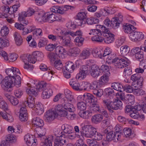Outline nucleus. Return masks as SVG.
<instances>
[{
  "mask_svg": "<svg viewBox=\"0 0 146 146\" xmlns=\"http://www.w3.org/2000/svg\"><path fill=\"white\" fill-rule=\"evenodd\" d=\"M96 26V28L90 30L89 33L94 35L91 38L92 41L101 42L104 40L106 43L108 44L114 41V35L110 33L106 27L99 25H97Z\"/></svg>",
  "mask_w": 146,
  "mask_h": 146,
  "instance_id": "1",
  "label": "nucleus"
},
{
  "mask_svg": "<svg viewBox=\"0 0 146 146\" xmlns=\"http://www.w3.org/2000/svg\"><path fill=\"white\" fill-rule=\"evenodd\" d=\"M36 88L31 87L27 89L26 92L28 94H32L36 97L38 94V91L40 90L43 91L42 97L43 99L49 98L53 94V91L48 84L44 81L35 83Z\"/></svg>",
  "mask_w": 146,
  "mask_h": 146,
  "instance_id": "2",
  "label": "nucleus"
},
{
  "mask_svg": "<svg viewBox=\"0 0 146 146\" xmlns=\"http://www.w3.org/2000/svg\"><path fill=\"white\" fill-rule=\"evenodd\" d=\"M29 97H27V100L25 101L24 104L26 107L28 106L31 108H34L35 106V111L37 114L40 115L42 114L44 111V108L42 104L40 103H38L35 105L34 97L35 96H32V94H28Z\"/></svg>",
  "mask_w": 146,
  "mask_h": 146,
  "instance_id": "3",
  "label": "nucleus"
},
{
  "mask_svg": "<svg viewBox=\"0 0 146 146\" xmlns=\"http://www.w3.org/2000/svg\"><path fill=\"white\" fill-rule=\"evenodd\" d=\"M112 63L117 68H122L129 65V61L125 57H117L112 59Z\"/></svg>",
  "mask_w": 146,
  "mask_h": 146,
  "instance_id": "4",
  "label": "nucleus"
},
{
  "mask_svg": "<svg viewBox=\"0 0 146 146\" xmlns=\"http://www.w3.org/2000/svg\"><path fill=\"white\" fill-rule=\"evenodd\" d=\"M81 132L82 135L83 137L92 138L96 132V129L89 125H87L82 127Z\"/></svg>",
  "mask_w": 146,
  "mask_h": 146,
  "instance_id": "5",
  "label": "nucleus"
},
{
  "mask_svg": "<svg viewBox=\"0 0 146 146\" xmlns=\"http://www.w3.org/2000/svg\"><path fill=\"white\" fill-rule=\"evenodd\" d=\"M8 84L7 87H8V89L11 90V88L13 86H16L17 87L20 86L21 78L19 75L16 74L12 78H9L8 79Z\"/></svg>",
  "mask_w": 146,
  "mask_h": 146,
  "instance_id": "6",
  "label": "nucleus"
},
{
  "mask_svg": "<svg viewBox=\"0 0 146 146\" xmlns=\"http://www.w3.org/2000/svg\"><path fill=\"white\" fill-rule=\"evenodd\" d=\"M130 79L133 82V84L135 85L134 88H141L142 86L143 78L139 74L136 73L133 74L131 76Z\"/></svg>",
  "mask_w": 146,
  "mask_h": 146,
  "instance_id": "7",
  "label": "nucleus"
},
{
  "mask_svg": "<svg viewBox=\"0 0 146 146\" xmlns=\"http://www.w3.org/2000/svg\"><path fill=\"white\" fill-rule=\"evenodd\" d=\"M130 39L133 41L137 42L142 40L144 37V35L142 33L133 31L129 35Z\"/></svg>",
  "mask_w": 146,
  "mask_h": 146,
  "instance_id": "8",
  "label": "nucleus"
},
{
  "mask_svg": "<svg viewBox=\"0 0 146 146\" xmlns=\"http://www.w3.org/2000/svg\"><path fill=\"white\" fill-rule=\"evenodd\" d=\"M54 111L58 117H65L67 115V111L64 110L62 104L56 106Z\"/></svg>",
  "mask_w": 146,
  "mask_h": 146,
  "instance_id": "9",
  "label": "nucleus"
},
{
  "mask_svg": "<svg viewBox=\"0 0 146 146\" xmlns=\"http://www.w3.org/2000/svg\"><path fill=\"white\" fill-rule=\"evenodd\" d=\"M81 98L85 102L93 103L94 102H96L97 100V98L94 97L92 94L89 93H86L81 97L79 96L78 97V99Z\"/></svg>",
  "mask_w": 146,
  "mask_h": 146,
  "instance_id": "10",
  "label": "nucleus"
},
{
  "mask_svg": "<svg viewBox=\"0 0 146 146\" xmlns=\"http://www.w3.org/2000/svg\"><path fill=\"white\" fill-rule=\"evenodd\" d=\"M57 117H58L55 113L54 111L49 110L46 112L44 119L46 122H50Z\"/></svg>",
  "mask_w": 146,
  "mask_h": 146,
  "instance_id": "11",
  "label": "nucleus"
},
{
  "mask_svg": "<svg viewBox=\"0 0 146 146\" xmlns=\"http://www.w3.org/2000/svg\"><path fill=\"white\" fill-rule=\"evenodd\" d=\"M57 14H54L52 13H46L45 17L46 18V22L52 23L54 21H60L61 20L60 17H59L57 15Z\"/></svg>",
  "mask_w": 146,
  "mask_h": 146,
  "instance_id": "12",
  "label": "nucleus"
},
{
  "mask_svg": "<svg viewBox=\"0 0 146 146\" xmlns=\"http://www.w3.org/2000/svg\"><path fill=\"white\" fill-rule=\"evenodd\" d=\"M24 140L29 146H36V139H34L32 135L29 134L25 136Z\"/></svg>",
  "mask_w": 146,
  "mask_h": 146,
  "instance_id": "13",
  "label": "nucleus"
},
{
  "mask_svg": "<svg viewBox=\"0 0 146 146\" xmlns=\"http://www.w3.org/2000/svg\"><path fill=\"white\" fill-rule=\"evenodd\" d=\"M119 136L117 133L115 134L113 131H111L108 133L106 135V140L110 141L113 140L115 142H117L119 140Z\"/></svg>",
  "mask_w": 146,
  "mask_h": 146,
  "instance_id": "14",
  "label": "nucleus"
},
{
  "mask_svg": "<svg viewBox=\"0 0 146 146\" xmlns=\"http://www.w3.org/2000/svg\"><path fill=\"white\" fill-rule=\"evenodd\" d=\"M91 69L90 73L93 78H97L101 75L100 69L98 66L96 64L92 65L91 67Z\"/></svg>",
  "mask_w": 146,
  "mask_h": 146,
  "instance_id": "15",
  "label": "nucleus"
},
{
  "mask_svg": "<svg viewBox=\"0 0 146 146\" xmlns=\"http://www.w3.org/2000/svg\"><path fill=\"white\" fill-rule=\"evenodd\" d=\"M7 78V77H5L3 79L2 75L0 74V84H1L2 88L5 91L7 92H10L11 90L8 89V87H7L8 84V79Z\"/></svg>",
  "mask_w": 146,
  "mask_h": 146,
  "instance_id": "16",
  "label": "nucleus"
},
{
  "mask_svg": "<svg viewBox=\"0 0 146 146\" xmlns=\"http://www.w3.org/2000/svg\"><path fill=\"white\" fill-rule=\"evenodd\" d=\"M5 72L7 74L8 76L7 77V78L8 79L9 78L14 77L17 74V73L20 74V72L19 70L16 68L11 67V68H7L5 70Z\"/></svg>",
  "mask_w": 146,
  "mask_h": 146,
  "instance_id": "17",
  "label": "nucleus"
},
{
  "mask_svg": "<svg viewBox=\"0 0 146 146\" xmlns=\"http://www.w3.org/2000/svg\"><path fill=\"white\" fill-rule=\"evenodd\" d=\"M68 100L66 98H62L61 101V102L63 106L64 109L68 110L70 112H72V108H73V105L70 103V102H67ZM71 103H72V102Z\"/></svg>",
  "mask_w": 146,
  "mask_h": 146,
  "instance_id": "18",
  "label": "nucleus"
},
{
  "mask_svg": "<svg viewBox=\"0 0 146 146\" xmlns=\"http://www.w3.org/2000/svg\"><path fill=\"white\" fill-rule=\"evenodd\" d=\"M104 24L108 27L107 29H111L113 28L114 29H116L117 28L116 26V23L115 22L114 20H113V18L112 21H111L107 17L106 19L104 21Z\"/></svg>",
  "mask_w": 146,
  "mask_h": 146,
  "instance_id": "19",
  "label": "nucleus"
},
{
  "mask_svg": "<svg viewBox=\"0 0 146 146\" xmlns=\"http://www.w3.org/2000/svg\"><path fill=\"white\" fill-rule=\"evenodd\" d=\"M19 117L21 121H25L27 119V113L25 108L22 107L21 108Z\"/></svg>",
  "mask_w": 146,
  "mask_h": 146,
  "instance_id": "20",
  "label": "nucleus"
},
{
  "mask_svg": "<svg viewBox=\"0 0 146 146\" xmlns=\"http://www.w3.org/2000/svg\"><path fill=\"white\" fill-rule=\"evenodd\" d=\"M115 102L114 101H111L109 99H105L103 100L102 102L104 105L110 111L111 110H113Z\"/></svg>",
  "mask_w": 146,
  "mask_h": 146,
  "instance_id": "21",
  "label": "nucleus"
},
{
  "mask_svg": "<svg viewBox=\"0 0 146 146\" xmlns=\"http://www.w3.org/2000/svg\"><path fill=\"white\" fill-rule=\"evenodd\" d=\"M55 52L56 55H59L60 57L61 56L62 58H64L65 54L66 53L65 49L60 46H58L56 48Z\"/></svg>",
  "mask_w": 146,
  "mask_h": 146,
  "instance_id": "22",
  "label": "nucleus"
},
{
  "mask_svg": "<svg viewBox=\"0 0 146 146\" xmlns=\"http://www.w3.org/2000/svg\"><path fill=\"white\" fill-rule=\"evenodd\" d=\"M32 123L35 126L37 127H42L44 125L43 121L39 117H34L33 119Z\"/></svg>",
  "mask_w": 146,
  "mask_h": 146,
  "instance_id": "23",
  "label": "nucleus"
},
{
  "mask_svg": "<svg viewBox=\"0 0 146 146\" xmlns=\"http://www.w3.org/2000/svg\"><path fill=\"white\" fill-rule=\"evenodd\" d=\"M46 13L42 14L37 13L35 14V17L36 21L38 22L42 23L46 22Z\"/></svg>",
  "mask_w": 146,
  "mask_h": 146,
  "instance_id": "24",
  "label": "nucleus"
},
{
  "mask_svg": "<svg viewBox=\"0 0 146 146\" xmlns=\"http://www.w3.org/2000/svg\"><path fill=\"white\" fill-rule=\"evenodd\" d=\"M43 137L41 140L42 142L44 143L45 146H52V142L53 140V137L50 135L48 138Z\"/></svg>",
  "mask_w": 146,
  "mask_h": 146,
  "instance_id": "25",
  "label": "nucleus"
},
{
  "mask_svg": "<svg viewBox=\"0 0 146 146\" xmlns=\"http://www.w3.org/2000/svg\"><path fill=\"white\" fill-rule=\"evenodd\" d=\"M102 115L97 114L93 116L91 118L92 122L95 124H98L101 122L103 119Z\"/></svg>",
  "mask_w": 146,
  "mask_h": 146,
  "instance_id": "26",
  "label": "nucleus"
},
{
  "mask_svg": "<svg viewBox=\"0 0 146 146\" xmlns=\"http://www.w3.org/2000/svg\"><path fill=\"white\" fill-rule=\"evenodd\" d=\"M38 133L36 136L41 140L43 137H45V135L46 132V130L44 127H38Z\"/></svg>",
  "mask_w": 146,
  "mask_h": 146,
  "instance_id": "27",
  "label": "nucleus"
},
{
  "mask_svg": "<svg viewBox=\"0 0 146 146\" xmlns=\"http://www.w3.org/2000/svg\"><path fill=\"white\" fill-rule=\"evenodd\" d=\"M36 12L34 9L31 8H29L27 11H24L22 12L20 14L23 15V16L29 17L35 15V14Z\"/></svg>",
  "mask_w": 146,
  "mask_h": 146,
  "instance_id": "28",
  "label": "nucleus"
},
{
  "mask_svg": "<svg viewBox=\"0 0 146 146\" xmlns=\"http://www.w3.org/2000/svg\"><path fill=\"white\" fill-rule=\"evenodd\" d=\"M64 94L66 98L67 99L68 102H71L73 100V96H72V92L66 89L64 90Z\"/></svg>",
  "mask_w": 146,
  "mask_h": 146,
  "instance_id": "29",
  "label": "nucleus"
},
{
  "mask_svg": "<svg viewBox=\"0 0 146 146\" xmlns=\"http://www.w3.org/2000/svg\"><path fill=\"white\" fill-rule=\"evenodd\" d=\"M103 51L97 49H93L92 51V54L93 56L96 58H102Z\"/></svg>",
  "mask_w": 146,
  "mask_h": 146,
  "instance_id": "30",
  "label": "nucleus"
},
{
  "mask_svg": "<svg viewBox=\"0 0 146 146\" xmlns=\"http://www.w3.org/2000/svg\"><path fill=\"white\" fill-rule=\"evenodd\" d=\"M13 36L16 44L18 46L21 45L22 44L23 41L19 34L17 32H15Z\"/></svg>",
  "mask_w": 146,
  "mask_h": 146,
  "instance_id": "31",
  "label": "nucleus"
},
{
  "mask_svg": "<svg viewBox=\"0 0 146 146\" xmlns=\"http://www.w3.org/2000/svg\"><path fill=\"white\" fill-rule=\"evenodd\" d=\"M35 61H41L43 60V54L41 52L39 51H35L33 53Z\"/></svg>",
  "mask_w": 146,
  "mask_h": 146,
  "instance_id": "32",
  "label": "nucleus"
},
{
  "mask_svg": "<svg viewBox=\"0 0 146 146\" xmlns=\"http://www.w3.org/2000/svg\"><path fill=\"white\" fill-rule=\"evenodd\" d=\"M92 112L91 111L87 110L79 112V114L81 117L84 119H87L91 116L92 114Z\"/></svg>",
  "mask_w": 146,
  "mask_h": 146,
  "instance_id": "33",
  "label": "nucleus"
},
{
  "mask_svg": "<svg viewBox=\"0 0 146 146\" xmlns=\"http://www.w3.org/2000/svg\"><path fill=\"white\" fill-rule=\"evenodd\" d=\"M134 28L135 27L133 26L128 24H126L125 25L123 26V29L124 32L129 33V35L131 32L133 31V29H134Z\"/></svg>",
  "mask_w": 146,
  "mask_h": 146,
  "instance_id": "34",
  "label": "nucleus"
},
{
  "mask_svg": "<svg viewBox=\"0 0 146 146\" xmlns=\"http://www.w3.org/2000/svg\"><path fill=\"white\" fill-rule=\"evenodd\" d=\"M0 114L4 119L7 120L8 121L11 122L13 121L12 117L9 114L7 115L5 111L3 112L0 111Z\"/></svg>",
  "mask_w": 146,
  "mask_h": 146,
  "instance_id": "35",
  "label": "nucleus"
},
{
  "mask_svg": "<svg viewBox=\"0 0 146 146\" xmlns=\"http://www.w3.org/2000/svg\"><path fill=\"white\" fill-rule=\"evenodd\" d=\"M61 128L65 133L69 134L70 132H73V127L69 125H62L61 126Z\"/></svg>",
  "mask_w": 146,
  "mask_h": 146,
  "instance_id": "36",
  "label": "nucleus"
},
{
  "mask_svg": "<svg viewBox=\"0 0 146 146\" xmlns=\"http://www.w3.org/2000/svg\"><path fill=\"white\" fill-rule=\"evenodd\" d=\"M132 83V86L133 87L128 85H126L123 87V91L127 93H131L133 92H134V90L135 88H134L135 85Z\"/></svg>",
  "mask_w": 146,
  "mask_h": 146,
  "instance_id": "37",
  "label": "nucleus"
},
{
  "mask_svg": "<svg viewBox=\"0 0 146 146\" xmlns=\"http://www.w3.org/2000/svg\"><path fill=\"white\" fill-rule=\"evenodd\" d=\"M91 54V53L90 50H84L82 51L80 53V56L83 59L88 58Z\"/></svg>",
  "mask_w": 146,
  "mask_h": 146,
  "instance_id": "38",
  "label": "nucleus"
},
{
  "mask_svg": "<svg viewBox=\"0 0 146 146\" xmlns=\"http://www.w3.org/2000/svg\"><path fill=\"white\" fill-rule=\"evenodd\" d=\"M40 69L42 71L50 70L51 74H53V72H55L53 70L54 68L52 67H49L47 68L46 65L43 64H41L40 66Z\"/></svg>",
  "mask_w": 146,
  "mask_h": 146,
  "instance_id": "39",
  "label": "nucleus"
},
{
  "mask_svg": "<svg viewBox=\"0 0 146 146\" xmlns=\"http://www.w3.org/2000/svg\"><path fill=\"white\" fill-rule=\"evenodd\" d=\"M111 87L114 90L119 92L122 91L123 88V86L121 84L116 82L112 83Z\"/></svg>",
  "mask_w": 146,
  "mask_h": 146,
  "instance_id": "40",
  "label": "nucleus"
},
{
  "mask_svg": "<svg viewBox=\"0 0 146 146\" xmlns=\"http://www.w3.org/2000/svg\"><path fill=\"white\" fill-rule=\"evenodd\" d=\"M9 46V41L6 39L0 38V48H3Z\"/></svg>",
  "mask_w": 146,
  "mask_h": 146,
  "instance_id": "41",
  "label": "nucleus"
},
{
  "mask_svg": "<svg viewBox=\"0 0 146 146\" xmlns=\"http://www.w3.org/2000/svg\"><path fill=\"white\" fill-rule=\"evenodd\" d=\"M73 63L72 62L69 61L66 63L65 70L69 72H72L73 70Z\"/></svg>",
  "mask_w": 146,
  "mask_h": 146,
  "instance_id": "42",
  "label": "nucleus"
},
{
  "mask_svg": "<svg viewBox=\"0 0 146 146\" xmlns=\"http://www.w3.org/2000/svg\"><path fill=\"white\" fill-rule=\"evenodd\" d=\"M5 140L9 143H15L17 139L15 137H14L10 135H8L6 137Z\"/></svg>",
  "mask_w": 146,
  "mask_h": 146,
  "instance_id": "43",
  "label": "nucleus"
},
{
  "mask_svg": "<svg viewBox=\"0 0 146 146\" xmlns=\"http://www.w3.org/2000/svg\"><path fill=\"white\" fill-rule=\"evenodd\" d=\"M97 100L96 102H94L92 104L91 108V110H93L96 112H98L101 110V109L100 108V107L98 103Z\"/></svg>",
  "mask_w": 146,
  "mask_h": 146,
  "instance_id": "44",
  "label": "nucleus"
},
{
  "mask_svg": "<svg viewBox=\"0 0 146 146\" xmlns=\"http://www.w3.org/2000/svg\"><path fill=\"white\" fill-rule=\"evenodd\" d=\"M125 100H126V102H125L124 103L127 104L129 102L132 103L134 101V97L133 95L127 94L126 95Z\"/></svg>",
  "mask_w": 146,
  "mask_h": 146,
  "instance_id": "45",
  "label": "nucleus"
},
{
  "mask_svg": "<svg viewBox=\"0 0 146 146\" xmlns=\"http://www.w3.org/2000/svg\"><path fill=\"white\" fill-rule=\"evenodd\" d=\"M9 30L7 26L3 27L1 28L0 31L1 36L3 37L6 36L9 33Z\"/></svg>",
  "mask_w": 146,
  "mask_h": 146,
  "instance_id": "46",
  "label": "nucleus"
},
{
  "mask_svg": "<svg viewBox=\"0 0 146 146\" xmlns=\"http://www.w3.org/2000/svg\"><path fill=\"white\" fill-rule=\"evenodd\" d=\"M104 92L105 95L108 97L112 96L114 95V90L110 88H106L104 90Z\"/></svg>",
  "mask_w": 146,
  "mask_h": 146,
  "instance_id": "47",
  "label": "nucleus"
},
{
  "mask_svg": "<svg viewBox=\"0 0 146 146\" xmlns=\"http://www.w3.org/2000/svg\"><path fill=\"white\" fill-rule=\"evenodd\" d=\"M86 14L85 12H80L78 13L76 16V19L79 20L85 21L86 18Z\"/></svg>",
  "mask_w": 146,
  "mask_h": 146,
  "instance_id": "48",
  "label": "nucleus"
},
{
  "mask_svg": "<svg viewBox=\"0 0 146 146\" xmlns=\"http://www.w3.org/2000/svg\"><path fill=\"white\" fill-rule=\"evenodd\" d=\"M84 40V38L81 36H78L75 38L74 42L76 43L75 44L76 45L80 46L82 45Z\"/></svg>",
  "mask_w": 146,
  "mask_h": 146,
  "instance_id": "49",
  "label": "nucleus"
},
{
  "mask_svg": "<svg viewBox=\"0 0 146 146\" xmlns=\"http://www.w3.org/2000/svg\"><path fill=\"white\" fill-rule=\"evenodd\" d=\"M93 94L99 99L103 94V91L102 89L95 90L93 91Z\"/></svg>",
  "mask_w": 146,
  "mask_h": 146,
  "instance_id": "50",
  "label": "nucleus"
},
{
  "mask_svg": "<svg viewBox=\"0 0 146 146\" xmlns=\"http://www.w3.org/2000/svg\"><path fill=\"white\" fill-rule=\"evenodd\" d=\"M100 70L102 71L104 73V74H107L108 75H110V73L109 72V68L108 66L103 65L101 66Z\"/></svg>",
  "mask_w": 146,
  "mask_h": 146,
  "instance_id": "51",
  "label": "nucleus"
},
{
  "mask_svg": "<svg viewBox=\"0 0 146 146\" xmlns=\"http://www.w3.org/2000/svg\"><path fill=\"white\" fill-rule=\"evenodd\" d=\"M120 50L121 54L123 55H126L129 53V48L127 46L124 45L121 47Z\"/></svg>",
  "mask_w": 146,
  "mask_h": 146,
  "instance_id": "52",
  "label": "nucleus"
},
{
  "mask_svg": "<svg viewBox=\"0 0 146 146\" xmlns=\"http://www.w3.org/2000/svg\"><path fill=\"white\" fill-rule=\"evenodd\" d=\"M77 108L81 111H84L86 108V105L83 102H80L77 103Z\"/></svg>",
  "mask_w": 146,
  "mask_h": 146,
  "instance_id": "53",
  "label": "nucleus"
},
{
  "mask_svg": "<svg viewBox=\"0 0 146 146\" xmlns=\"http://www.w3.org/2000/svg\"><path fill=\"white\" fill-rule=\"evenodd\" d=\"M122 103L120 100H115L113 110H117L121 108Z\"/></svg>",
  "mask_w": 146,
  "mask_h": 146,
  "instance_id": "54",
  "label": "nucleus"
},
{
  "mask_svg": "<svg viewBox=\"0 0 146 146\" xmlns=\"http://www.w3.org/2000/svg\"><path fill=\"white\" fill-rule=\"evenodd\" d=\"M113 20H114L115 22L116 23V26L117 28L120 23L123 20V16L120 15L118 17H115L113 18Z\"/></svg>",
  "mask_w": 146,
  "mask_h": 146,
  "instance_id": "55",
  "label": "nucleus"
},
{
  "mask_svg": "<svg viewBox=\"0 0 146 146\" xmlns=\"http://www.w3.org/2000/svg\"><path fill=\"white\" fill-rule=\"evenodd\" d=\"M74 23V25H75L74 28H76L77 26H81L82 25L86 24L85 21H83L82 20H79L78 19H76V17H75Z\"/></svg>",
  "mask_w": 146,
  "mask_h": 146,
  "instance_id": "56",
  "label": "nucleus"
},
{
  "mask_svg": "<svg viewBox=\"0 0 146 146\" xmlns=\"http://www.w3.org/2000/svg\"><path fill=\"white\" fill-rule=\"evenodd\" d=\"M7 129L9 131H10L11 133L14 132L16 133H21L22 132V129H21V127H17V129H18V130H19V131H16V129H15L12 126H9L8 127Z\"/></svg>",
  "mask_w": 146,
  "mask_h": 146,
  "instance_id": "57",
  "label": "nucleus"
},
{
  "mask_svg": "<svg viewBox=\"0 0 146 146\" xmlns=\"http://www.w3.org/2000/svg\"><path fill=\"white\" fill-rule=\"evenodd\" d=\"M115 132H114L115 134L117 133V135H119V139H120L121 135V133L122 132L123 129L122 127L120 125H116L115 128Z\"/></svg>",
  "mask_w": 146,
  "mask_h": 146,
  "instance_id": "58",
  "label": "nucleus"
},
{
  "mask_svg": "<svg viewBox=\"0 0 146 146\" xmlns=\"http://www.w3.org/2000/svg\"><path fill=\"white\" fill-rule=\"evenodd\" d=\"M54 64L55 68L59 70H61L63 67L62 63L60 60L55 61Z\"/></svg>",
  "mask_w": 146,
  "mask_h": 146,
  "instance_id": "59",
  "label": "nucleus"
},
{
  "mask_svg": "<svg viewBox=\"0 0 146 146\" xmlns=\"http://www.w3.org/2000/svg\"><path fill=\"white\" fill-rule=\"evenodd\" d=\"M116 96H117L124 103L126 102V100H125L126 96H125V94L122 91H120L116 94Z\"/></svg>",
  "mask_w": 146,
  "mask_h": 146,
  "instance_id": "60",
  "label": "nucleus"
},
{
  "mask_svg": "<svg viewBox=\"0 0 146 146\" xmlns=\"http://www.w3.org/2000/svg\"><path fill=\"white\" fill-rule=\"evenodd\" d=\"M26 17L23 16V15L20 14H19V16L18 18L19 20L24 26L27 25L28 23V21L25 20V18Z\"/></svg>",
  "mask_w": 146,
  "mask_h": 146,
  "instance_id": "61",
  "label": "nucleus"
},
{
  "mask_svg": "<svg viewBox=\"0 0 146 146\" xmlns=\"http://www.w3.org/2000/svg\"><path fill=\"white\" fill-rule=\"evenodd\" d=\"M135 57L137 60L141 62L143 60V52L141 51L135 54Z\"/></svg>",
  "mask_w": 146,
  "mask_h": 146,
  "instance_id": "62",
  "label": "nucleus"
},
{
  "mask_svg": "<svg viewBox=\"0 0 146 146\" xmlns=\"http://www.w3.org/2000/svg\"><path fill=\"white\" fill-rule=\"evenodd\" d=\"M33 35L34 36L41 37L42 35V29H36L33 31Z\"/></svg>",
  "mask_w": 146,
  "mask_h": 146,
  "instance_id": "63",
  "label": "nucleus"
},
{
  "mask_svg": "<svg viewBox=\"0 0 146 146\" xmlns=\"http://www.w3.org/2000/svg\"><path fill=\"white\" fill-rule=\"evenodd\" d=\"M86 73L80 70L79 73L76 75V79H80V80L86 78Z\"/></svg>",
  "mask_w": 146,
  "mask_h": 146,
  "instance_id": "64",
  "label": "nucleus"
}]
</instances>
